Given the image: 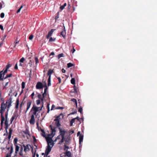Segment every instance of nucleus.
<instances>
[{
	"mask_svg": "<svg viewBox=\"0 0 157 157\" xmlns=\"http://www.w3.org/2000/svg\"><path fill=\"white\" fill-rule=\"evenodd\" d=\"M12 103V99L10 98L8 100L6 101V103H8L7 108V111L5 113V118L6 120L5 121V130H6L7 132V130L8 128V127L10 125L8 124V111L9 109L10 108V107L11 104Z\"/></svg>",
	"mask_w": 157,
	"mask_h": 157,
	"instance_id": "f257e3e1",
	"label": "nucleus"
},
{
	"mask_svg": "<svg viewBox=\"0 0 157 157\" xmlns=\"http://www.w3.org/2000/svg\"><path fill=\"white\" fill-rule=\"evenodd\" d=\"M8 103L5 104L4 102H3L1 104V109L0 112L1 115V124L2 125L4 121L5 120V118L3 116V113L4 111L6 108L7 106H8Z\"/></svg>",
	"mask_w": 157,
	"mask_h": 157,
	"instance_id": "f03ea898",
	"label": "nucleus"
},
{
	"mask_svg": "<svg viewBox=\"0 0 157 157\" xmlns=\"http://www.w3.org/2000/svg\"><path fill=\"white\" fill-rule=\"evenodd\" d=\"M49 127L51 128V134H49V136H52L51 137L52 138L55 135L56 132V127L55 126L53 127L51 125L49 126Z\"/></svg>",
	"mask_w": 157,
	"mask_h": 157,
	"instance_id": "7ed1b4c3",
	"label": "nucleus"
},
{
	"mask_svg": "<svg viewBox=\"0 0 157 157\" xmlns=\"http://www.w3.org/2000/svg\"><path fill=\"white\" fill-rule=\"evenodd\" d=\"M43 107V103L40 107H37L35 105H33L32 107L31 110H34L37 113V112L41 111Z\"/></svg>",
	"mask_w": 157,
	"mask_h": 157,
	"instance_id": "20e7f679",
	"label": "nucleus"
},
{
	"mask_svg": "<svg viewBox=\"0 0 157 157\" xmlns=\"http://www.w3.org/2000/svg\"><path fill=\"white\" fill-rule=\"evenodd\" d=\"M46 141L48 144V146H51L52 147L54 145V143L52 140V138L48 137L46 138Z\"/></svg>",
	"mask_w": 157,
	"mask_h": 157,
	"instance_id": "39448f33",
	"label": "nucleus"
},
{
	"mask_svg": "<svg viewBox=\"0 0 157 157\" xmlns=\"http://www.w3.org/2000/svg\"><path fill=\"white\" fill-rule=\"evenodd\" d=\"M66 31L65 30V28L64 26H63V28L62 29V30L60 33V36H62L64 39L66 38Z\"/></svg>",
	"mask_w": 157,
	"mask_h": 157,
	"instance_id": "423d86ee",
	"label": "nucleus"
},
{
	"mask_svg": "<svg viewBox=\"0 0 157 157\" xmlns=\"http://www.w3.org/2000/svg\"><path fill=\"white\" fill-rule=\"evenodd\" d=\"M44 87V85L40 82H37L36 85V88L37 89H43Z\"/></svg>",
	"mask_w": 157,
	"mask_h": 157,
	"instance_id": "0eeeda50",
	"label": "nucleus"
},
{
	"mask_svg": "<svg viewBox=\"0 0 157 157\" xmlns=\"http://www.w3.org/2000/svg\"><path fill=\"white\" fill-rule=\"evenodd\" d=\"M58 128L59 130V132L60 133V135L61 137H65L64 135L65 134L66 131L64 130H62L60 127H59Z\"/></svg>",
	"mask_w": 157,
	"mask_h": 157,
	"instance_id": "6e6552de",
	"label": "nucleus"
},
{
	"mask_svg": "<svg viewBox=\"0 0 157 157\" xmlns=\"http://www.w3.org/2000/svg\"><path fill=\"white\" fill-rule=\"evenodd\" d=\"M23 146L24 147V151L25 152V153H26L27 151H30V149L29 148V146H30L31 147H32L29 144L26 145V146H25L24 144H23Z\"/></svg>",
	"mask_w": 157,
	"mask_h": 157,
	"instance_id": "1a4fd4ad",
	"label": "nucleus"
},
{
	"mask_svg": "<svg viewBox=\"0 0 157 157\" xmlns=\"http://www.w3.org/2000/svg\"><path fill=\"white\" fill-rule=\"evenodd\" d=\"M52 147H51V146H47V148L45 152L46 156H47L49 154L51 150Z\"/></svg>",
	"mask_w": 157,
	"mask_h": 157,
	"instance_id": "9d476101",
	"label": "nucleus"
},
{
	"mask_svg": "<svg viewBox=\"0 0 157 157\" xmlns=\"http://www.w3.org/2000/svg\"><path fill=\"white\" fill-rule=\"evenodd\" d=\"M30 123L31 124H33L35 123V119L34 118V116L33 115H32L31 116V119L29 121Z\"/></svg>",
	"mask_w": 157,
	"mask_h": 157,
	"instance_id": "9b49d317",
	"label": "nucleus"
},
{
	"mask_svg": "<svg viewBox=\"0 0 157 157\" xmlns=\"http://www.w3.org/2000/svg\"><path fill=\"white\" fill-rule=\"evenodd\" d=\"M56 30V29H52L49 32L48 34L47 35L46 38L48 39L50 36H51L54 31Z\"/></svg>",
	"mask_w": 157,
	"mask_h": 157,
	"instance_id": "f8f14e48",
	"label": "nucleus"
},
{
	"mask_svg": "<svg viewBox=\"0 0 157 157\" xmlns=\"http://www.w3.org/2000/svg\"><path fill=\"white\" fill-rule=\"evenodd\" d=\"M65 137V143L66 144H68L69 141L71 140L70 136V135H69Z\"/></svg>",
	"mask_w": 157,
	"mask_h": 157,
	"instance_id": "ddd939ff",
	"label": "nucleus"
},
{
	"mask_svg": "<svg viewBox=\"0 0 157 157\" xmlns=\"http://www.w3.org/2000/svg\"><path fill=\"white\" fill-rule=\"evenodd\" d=\"M54 121H55V124L56 126L58 128L61 125V124L59 120H58L57 119H55Z\"/></svg>",
	"mask_w": 157,
	"mask_h": 157,
	"instance_id": "4468645a",
	"label": "nucleus"
},
{
	"mask_svg": "<svg viewBox=\"0 0 157 157\" xmlns=\"http://www.w3.org/2000/svg\"><path fill=\"white\" fill-rule=\"evenodd\" d=\"M32 101L31 100H29L28 101L27 106V111L29 108L30 107V105L32 104Z\"/></svg>",
	"mask_w": 157,
	"mask_h": 157,
	"instance_id": "2eb2a0df",
	"label": "nucleus"
},
{
	"mask_svg": "<svg viewBox=\"0 0 157 157\" xmlns=\"http://www.w3.org/2000/svg\"><path fill=\"white\" fill-rule=\"evenodd\" d=\"M19 145L21 146L20 148V151L19 153V155L21 156H23V145L19 144Z\"/></svg>",
	"mask_w": 157,
	"mask_h": 157,
	"instance_id": "dca6fc26",
	"label": "nucleus"
},
{
	"mask_svg": "<svg viewBox=\"0 0 157 157\" xmlns=\"http://www.w3.org/2000/svg\"><path fill=\"white\" fill-rule=\"evenodd\" d=\"M14 145L15 146V153L16 154H17V153H18V151H19V148H20L21 146H18L17 145V144L16 145Z\"/></svg>",
	"mask_w": 157,
	"mask_h": 157,
	"instance_id": "f3484780",
	"label": "nucleus"
},
{
	"mask_svg": "<svg viewBox=\"0 0 157 157\" xmlns=\"http://www.w3.org/2000/svg\"><path fill=\"white\" fill-rule=\"evenodd\" d=\"M83 138V136L80 134L79 136V143L81 145V142H82Z\"/></svg>",
	"mask_w": 157,
	"mask_h": 157,
	"instance_id": "a211bd4d",
	"label": "nucleus"
},
{
	"mask_svg": "<svg viewBox=\"0 0 157 157\" xmlns=\"http://www.w3.org/2000/svg\"><path fill=\"white\" fill-rule=\"evenodd\" d=\"M65 154L68 157H71V153L70 151H67Z\"/></svg>",
	"mask_w": 157,
	"mask_h": 157,
	"instance_id": "6ab92c4d",
	"label": "nucleus"
},
{
	"mask_svg": "<svg viewBox=\"0 0 157 157\" xmlns=\"http://www.w3.org/2000/svg\"><path fill=\"white\" fill-rule=\"evenodd\" d=\"M3 71H0V80H3L4 79V76H2Z\"/></svg>",
	"mask_w": 157,
	"mask_h": 157,
	"instance_id": "aec40b11",
	"label": "nucleus"
},
{
	"mask_svg": "<svg viewBox=\"0 0 157 157\" xmlns=\"http://www.w3.org/2000/svg\"><path fill=\"white\" fill-rule=\"evenodd\" d=\"M18 116V114H16L15 113H14L12 117L11 118L13 119L14 120V119H15V120H16L17 117Z\"/></svg>",
	"mask_w": 157,
	"mask_h": 157,
	"instance_id": "412c9836",
	"label": "nucleus"
},
{
	"mask_svg": "<svg viewBox=\"0 0 157 157\" xmlns=\"http://www.w3.org/2000/svg\"><path fill=\"white\" fill-rule=\"evenodd\" d=\"M53 72V70L51 69H49L48 72V75L49 76H51V75Z\"/></svg>",
	"mask_w": 157,
	"mask_h": 157,
	"instance_id": "4be33fe9",
	"label": "nucleus"
},
{
	"mask_svg": "<svg viewBox=\"0 0 157 157\" xmlns=\"http://www.w3.org/2000/svg\"><path fill=\"white\" fill-rule=\"evenodd\" d=\"M71 101L75 103V105H76L77 107V102L75 98H72L71 99Z\"/></svg>",
	"mask_w": 157,
	"mask_h": 157,
	"instance_id": "5701e85b",
	"label": "nucleus"
},
{
	"mask_svg": "<svg viewBox=\"0 0 157 157\" xmlns=\"http://www.w3.org/2000/svg\"><path fill=\"white\" fill-rule=\"evenodd\" d=\"M51 76H49L48 77V86H51Z\"/></svg>",
	"mask_w": 157,
	"mask_h": 157,
	"instance_id": "b1692460",
	"label": "nucleus"
},
{
	"mask_svg": "<svg viewBox=\"0 0 157 157\" xmlns=\"http://www.w3.org/2000/svg\"><path fill=\"white\" fill-rule=\"evenodd\" d=\"M76 118H74L71 119L70 122V125L72 126L73 125V124L75 122V120Z\"/></svg>",
	"mask_w": 157,
	"mask_h": 157,
	"instance_id": "393cba45",
	"label": "nucleus"
},
{
	"mask_svg": "<svg viewBox=\"0 0 157 157\" xmlns=\"http://www.w3.org/2000/svg\"><path fill=\"white\" fill-rule=\"evenodd\" d=\"M12 75V73L9 74H7L6 75V76L4 78V79H6L8 78H10L11 77Z\"/></svg>",
	"mask_w": 157,
	"mask_h": 157,
	"instance_id": "a878e982",
	"label": "nucleus"
},
{
	"mask_svg": "<svg viewBox=\"0 0 157 157\" xmlns=\"http://www.w3.org/2000/svg\"><path fill=\"white\" fill-rule=\"evenodd\" d=\"M67 4L66 3H64L63 5H62L60 6V9L61 10H63L64 9L65 7L67 6Z\"/></svg>",
	"mask_w": 157,
	"mask_h": 157,
	"instance_id": "bb28decb",
	"label": "nucleus"
},
{
	"mask_svg": "<svg viewBox=\"0 0 157 157\" xmlns=\"http://www.w3.org/2000/svg\"><path fill=\"white\" fill-rule=\"evenodd\" d=\"M23 132L26 135L30 136V134L29 133V131L27 129H26L25 131H23Z\"/></svg>",
	"mask_w": 157,
	"mask_h": 157,
	"instance_id": "cd10ccee",
	"label": "nucleus"
},
{
	"mask_svg": "<svg viewBox=\"0 0 157 157\" xmlns=\"http://www.w3.org/2000/svg\"><path fill=\"white\" fill-rule=\"evenodd\" d=\"M62 116V117H63V114L61 113L59 115L57 116L56 117V118L55 119H57L58 120H59V121L60 119V116Z\"/></svg>",
	"mask_w": 157,
	"mask_h": 157,
	"instance_id": "c85d7f7f",
	"label": "nucleus"
},
{
	"mask_svg": "<svg viewBox=\"0 0 157 157\" xmlns=\"http://www.w3.org/2000/svg\"><path fill=\"white\" fill-rule=\"evenodd\" d=\"M75 79L74 78H72L71 80V84H72L73 85H75Z\"/></svg>",
	"mask_w": 157,
	"mask_h": 157,
	"instance_id": "c756f323",
	"label": "nucleus"
},
{
	"mask_svg": "<svg viewBox=\"0 0 157 157\" xmlns=\"http://www.w3.org/2000/svg\"><path fill=\"white\" fill-rule=\"evenodd\" d=\"M77 87L74 85V90L72 91V92L75 94L76 93H77Z\"/></svg>",
	"mask_w": 157,
	"mask_h": 157,
	"instance_id": "7c9ffc66",
	"label": "nucleus"
},
{
	"mask_svg": "<svg viewBox=\"0 0 157 157\" xmlns=\"http://www.w3.org/2000/svg\"><path fill=\"white\" fill-rule=\"evenodd\" d=\"M18 139L17 138H15L13 140V143L14 145H17Z\"/></svg>",
	"mask_w": 157,
	"mask_h": 157,
	"instance_id": "2f4dec72",
	"label": "nucleus"
},
{
	"mask_svg": "<svg viewBox=\"0 0 157 157\" xmlns=\"http://www.w3.org/2000/svg\"><path fill=\"white\" fill-rule=\"evenodd\" d=\"M62 139L60 140V142L59 143V144H60L61 143H63L65 139V137H61Z\"/></svg>",
	"mask_w": 157,
	"mask_h": 157,
	"instance_id": "473e14b6",
	"label": "nucleus"
},
{
	"mask_svg": "<svg viewBox=\"0 0 157 157\" xmlns=\"http://www.w3.org/2000/svg\"><path fill=\"white\" fill-rule=\"evenodd\" d=\"M74 66V65L73 64H72L71 63H68L67 64V66L68 68L70 67H72Z\"/></svg>",
	"mask_w": 157,
	"mask_h": 157,
	"instance_id": "72a5a7b5",
	"label": "nucleus"
},
{
	"mask_svg": "<svg viewBox=\"0 0 157 157\" xmlns=\"http://www.w3.org/2000/svg\"><path fill=\"white\" fill-rule=\"evenodd\" d=\"M13 152V145L12 144L10 146V154H11Z\"/></svg>",
	"mask_w": 157,
	"mask_h": 157,
	"instance_id": "f704fd0d",
	"label": "nucleus"
},
{
	"mask_svg": "<svg viewBox=\"0 0 157 157\" xmlns=\"http://www.w3.org/2000/svg\"><path fill=\"white\" fill-rule=\"evenodd\" d=\"M8 69L5 68V69L4 70V71H3V70H4V69L3 70H2L3 71L2 74L3 75V76L5 75V74L6 73H7V71H8Z\"/></svg>",
	"mask_w": 157,
	"mask_h": 157,
	"instance_id": "c9c22d12",
	"label": "nucleus"
},
{
	"mask_svg": "<svg viewBox=\"0 0 157 157\" xmlns=\"http://www.w3.org/2000/svg\"><path fill=\"white\" fill-rule=\"evenodd\" d=\"M59 13L58 12L56 14V15L55 16V19L56 20H56L59 18Z\"/></svg>",
	"mask_w": 157,
	"mask_h": 157,
	"instance_id": "e433bc0d",
	"label": "nucleus"
},
{
	"mask_svg": "<svg viewBox=\"0 0 157 157\" xmlns=\"http://www.w3.org/2000/svg\"><path fill=\"white\" fill-rule=\"evenodd\" d=\"M11 66V64L8 63L6 65L5 68L8 69Z\"/></svg>",
	"mask_w": 157,
	"mask_h": 157,
	"instance_id": "4c0bfd02",
	"label": "nucleus"
},
{
	"mask_svg": "<svg viewBox=\"0 0 157 157\" xmlns=\"http://www.w3.org/2000/svg\"><path fill=\"white\" fill-rule=\"evenodd\" d=\"M25 86V83L23 82L21 84V88L22 89H24Z\"/></svg>",
	"mask_w": 157,
	"mask_h": 157,
	"instance_id": "58836bf2",
	"label": "nucleus"
},
{
	"mask_svg": "<svg viewBox=\"0 0 157 157\" xmlns=\"http://www.w3.org/2000/svg\"><path fill=\"white\" fill-rule=\"evenodd\" d=\"M47 107L48 109L47 113H49V112L50 111L49 104V103H47Z\"/></svg>",
	"mask_w": 157,
	"mask_h": 157,
	"instance_id": "ea45409f",
	"label": "nucleus"
},
{
	"mask_svg": "<svg viewBox=\"0 0 157 157\" xmlns=\"http://www.w3.org/2000/svg\"><path fill=\"white\" fill-rule=\"evenodd\" d=\"M82 108L81 106H80V107H79L78 108V111L80 112V113L82 114Z\"/></svg>",
	"mask_w": 157,
	"mask_h": 157,
	"instance_id": "a19ab883",
	"label": "nucleus"
},
{
	"mask_svg": "<svg viewBox=\"0 0 157 157\" xmlns=\"http://www.w3.org/2000/svg\"><path fill=\"white\" fill-rule=\"evenodd\" d=\"M58 59H59L61 57H63V53H61L58 55Z\"/></svg>",
	"mask_w": 157,
	"mask_h": 157,
	"instance_id": "79ce46f5",
	"label": "nucleus"
},
{
	"mask_svg": "<svg viewBox=\"0 0 157 157\" xmlns=\"http://www.w3.org/2000/svg\"><path fill=\"white\" fill-rule=\"evenodd\" d=\"M56 38H53L52 37H51L50 38L49 41V42H52V41H55Z\"/></svg>",
	"mask_w": 157,
	"mask_h": 157,
	"instance_id": "37998d69",
	"label": "nucleus"
},
{
	"mask_svg": "<svg viewBox=\"0 0 157 157\" xmlns=\"http://www.w3.org/2000/svg\"><path fill=\"white\" fill-rule=\"evenodd\" d=\"M40 100H37L36 101V102L37 105H38L39 104H40Z\"/></svg>",
	"mask_w": 157,
	"mask_h": 157,
	"instance_id": "c03bdc74",
	"label": "nucleus"
},
{
	"mask_svg": "<svg viewBox=\"0 0 157 157\" xmlns=\"http://www.w3.org/2000/svg\"><path fill=\"white\" fill-rule=\"evenodd\" d=\"M23 6H21L17 10V13H19L20 12L21 10L23 8Z\"/></svg>",
	"mask_w": 157,
	"mask_h": 157,
	"instance_id": "a18cd8bd",
	"label": "nucleus"
},
{
	"mask_svg": "<svg viewBox=\"0 0 157 157\" xmlns=\"http://www.w3.org/2000/svg\"><path fill=\"white\" fill-rule=\"evenodd\" d=\"M25 60V59L24 57L22 58L20 60L19 62L20 63H23Z\"/></svg>",
	"mask_w": 157,
	"mask_h": 157,
	"instance_id": "49530a36",
	"label": "nucleus"
},
{
	"mask_svg": "<svg viewBox=\"0 0 157 157\" xmlns=\"http://www.w3.org/2000/svg\"><path fill=\"white\" fill-rule=\"evenodd\" d=\"M35 59L36 64H37V63H39L38 59L37 57H35Z\"/></svg>",
	"mask_w": 157,
	"mask_h": 157,
	"instance_id": "de8ad7c7",
	"label": "nucleus"
},
{
	"mask_svg": "<svg viewBox=\"0 0 157 157\" xmlns=\"http://www.w3.org/2000/svg\"><path fill=\"white\" fill-rule=\"evenodd\" d=\"M34 36L32 34L29 37V39L30 40H32L33 39V37Z\"/></svg>",
	"mask_w": 157,
	"mask_h": 157,
	"instance_id": "09e8293b",
	"label": "nucleus"
},
{
	"mask_svg": "<svg viewBox=\"0 0 157 157\" xmlns=\"http://www.w3.org/2000/svg\"><path fill=\"white\" fill-rule=\"evenodd\" d=\"M47 92H46L45 93V92H44V93L42 94V96L43 97H44V98L46 97V96H47Z\"/></svg>",
	"mask_w": 157,
	"mask_h": 157,
	"instance_id": "8fccbe9b",
	"label": "nucleus"
},
{
	"mask_svg": "<svg viewBox=\"0 0 157 157\" xmlns=\"http://www.w3.org/2000/svg\"><path fill=\"white\" fill-rule=\"evenodd\" d=\"M33 142L34 143H36L37 142V140H36V139L35 137L34 136H33Z\"/></svg>",
	"mask_w": 157,
	"mask_h": 157,
	"instance_id": "3c124183",
	"label": "nucleus"
},
{
	"mask_svg": "<svg viewBox=\"0 0 157 157\" xmlns=\"http://www.w3.org/2000/svg\"><path fill=\"white\" fill-rule=\"evenodd\" d=\"M5 16L4 13H1L0 14V17L2 18H3Z\"/></svg>",
	"mask_w": 157,
	"mask_h": 157,
	"instance_id": "603ef678",
	"label": "nucleus"
},
{
	"mask_svg": "<svg viewBox=\"0 0 157 157\" xmlns=\"http://www.w3.org/2000/svg\"><path fill=\"white\" fill-rule=\"evenodd\" d=\"M60 136H61L60 134L56 138V139H55V141H56L57 140H59L60 139Z\"/></svg>",
	"mask_w": 157,
	"mask_h": 157,
	"instance_id": "864d4df0",
	"label": "nucleus"
},
{
	"mask_svg": "<svg viewBox=\"0 0 157 157\" xmlns=\"http://www.w3.org/2000/svg\"><path fill=\"white\" fill-rule=\"evenodd\" d=\"M57 79L58 80L59 83H60L61 82V79L59 77H57Z\"/></svg>",
	"mask_w": 157,
	"mask_h": 157,
	"instance_id": "5fc2aeb1",
	"label": "nucleus"
},
{
	"mask_svg": "<svg viewBox=\"0 0 157 157\" xmlns=\"http://www.w3.org/2000/svg\"><path fill=\"white\" fill-rule=\"evenodd\" d=\"M42 97L43 96H42L41 94H39L38 95V98L40 99H41V98H42Z\"/></svg>",
	"mask_w": 157,
	"mask_h": 157,
	"instance_id": "6e6d98bb",
	"label": "nucleus"
},
{
	"mask_svg": "<svg viewBox=\"0 0 157 157\" xmlns=\"http://www.w3.org/2000/svg\"><path fill=\"white\" fill-rule=\"evenodd\" d=\"M34 92H33L32 94H31L30 96L31 97V98H32V99H33V96H34Z\"/></svg>",
	"mask_w": 157,
	"mask_h": 157,
	"instance_id": "4d7b16f0",
	"label": "nucleus"
},
{
	"mask_svg": "<svg viewBox=\"0 0 157 157\" xmlns=\"http://www.w3.org/2000/svg\"><path fill=\"white\" fill-rule=\"evenodd\" d=\"M12 129L11 128H10L9 129V134H12Z\"/></svg>",
	"mask_w": 157,
	"mask_h": 157,
	"instance_id": "13d9d810",
	"label": "nucleus"
},
{
	"mask_svg": "<svg viewBox=\"0 0 157 157\" xmlns=\"http://www.w3.org/2000/svg\"><path fill=\"white\" fill-rule=\"evenodd\" d=\"M74 133V130H72L71 131H70L69 133L70 135Z\"/></svg>",
	"mask_w": 157,
	"mask_h": 157,
	"instance_id": "bf43d9fd",
	"label": "nucleus"
},
{
	"mask_svg": "<svg viewBox=\"0 0 157 157\" xmlns=\"http://www.w3.org/2000/svg\"><path fill=\"white\" fill-rule=\"evenodd\" d=\"M64 109L63 107H58L56 108V109Z\"/></svg>",
	"mask_w": 157,
	"mask_h": 157,
	"instance_id": "052dcab7",
	"label": "nucleus"
},
{
	"mask_svg": "<svg viewBox=\"0 0 157 157\" xmlns=\"http://www.w3.org/2000/svg\"><path fill=\"white\" fill-rule=\"evenodd\" d=\"M44 97H42V98H41V99H40L41 100V101H42V104H41V105L43 103L44 104V103H43V100H44Z\"/></svg>",
	"mask_w": 157,
	"mask_h": 157,
	"instance_id": "680f3d73",
	"label": "nucleus"
},
{
	"mask_svg": "<svg viewBox=\"0 0 157 157\" xmlns=\"http://www.w3.org/2000/svg\"><path fill=\"white\" fill-rule=\"evenodd\" d=\"M66 148H67V149H68L69 147L67 146L66 145H65L64 146V150H65Z\"/></svg>",
	"mask_w": 157,
	"mask_h": 157,
	"instance_id": "e2e57ef3",
	"label": "nucleus"
},
{
	"mask_svg": "<svg viewBox=\"0 0 157 157\" xmlns=\"http://www.w3.org/2000/svg\"><path fill=\"white\" fill-rule=\"evenodd\" d=\"M31 111H33V115L34 116V115H36V113L37 112H36L35 111H34V110H31Z\"/></svg>",
	"mask_w": 157,
	"mask_h": 157,
	"instance_id": "0e129e2a",
	"label": "nucleus"
},
{
	"mask_svg": "<svg viewBox=\"0 0 157 157\" xmlns=\"http://www.w3.org/2000/svg\"><path fill=\"white\" fill-rule=\"evenodd\" d=\"M14 69H18V66H17V63H16L15 67H14Z\"/></svg>",
	"mask_w": 157,
	"mask_h": 157,
	"instance_id": "69168bd1",
	"label": "nucleus"
},
{
	"mask_svg": "<svg viewBox=\"0 0 157 157\" xmlns=\"http://www.w3.org/2000/svg\"><path fill=\"white\" fill-rule=\"evenodd\" d=\"M75 49L74 48H73V49L71 50V52L73 53L75 52Z\"/></svg>",
	"mask_w": 157,
	"mask_h": 157,
	"instance_id": "338daca9",
	"label": "nucleus"
},
{
	"mask_svg": "<svg viewBox=\"0 0 157 157\" xmlns=\"http://www.w3.org/2000/svg\"><path fill=\"white\" fill-rule=\"evenodd\" d=\"M0 29L2 30H3V26L2 25H0Z\"/></svg>",
	"mask_w": 157,
	"mask_h": 157,
	"instance_id": "774afa93",
	"label": "nucleus"
}]
</instances>
